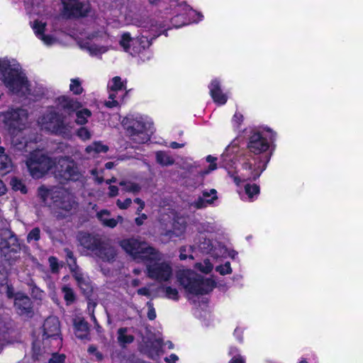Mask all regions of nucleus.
<instances>
[{
	"label": "nucleus",
	"instance_id": "58",
	"mask_svg": "<svg viewBox=\"0 0 363 363\" xmlns=\"http://www.w3.org/2000/svg\"><path fill=\"white\" fill-rule=\"evenodd\" d=\"M234 335L236 337V338L238 340L242 341V329L237 328L235 330Z\"/></svg>",
	"mask_w": 363,
	"mask_h": 363
},
{
	"label": "nucleus",
	"instance_id": "23",
	"mask_svg": "<svg viewBox=\"0 0 363 363\" xmlns=\"http://www.w3.org/2000/svg\"><path fill=\"white\" fill-rule=\"evenodd\" d=\"M14 306L20 315H29L31 312V303L30 298L23 294L15 295Z\"/></svg>",
	"mask_w": 363,
	"mask_h": 363
},
{
	"label": "nucleus",
	"instance_id": "36",
	"mask_svg": "<svg viewBox=\"0 0 363 363\" xmlns=\"http://www.w3.org/2000/svg\"><path fill=\"white\" fill-rule=\"evenodd\" d=\"M11 167V161L4 154V148L0 147V169L4 171L6 173L9 172Z\"/></svg>",
	"mask_w": 363,
	"mask_h": 363
},
{
	"label": "nucleus",
	"instance_id": "28",
	"mask_svg": "<svg viewBox=\"0 0 363 363\" xmlns=\"http://www.w3.org/2000/svg\"><path fill=\"white\" fill-rule=\"evenodd\" d=\"M243 201H252L256 199L259 194V187L255 184H247L243 191L239 192Z\"/></svg>",
	"mask_w": 363,
	"mask_h": 363
},
{
	"label": "nucleus",
	"instance_id": "57",
	"mask_svg": "<svg viewBox=\"0 0 363 363\" xmlns=\"http://www.w3.org/2000/svg\"><path fill=\"white\" fill-rule=\"evenodd\" d=\"M33 294H34L35 297L38 299H42L43 296V291H40L38 288H35L33 289Z\"/></svg>",
	"mask_w": 363,
	"mask_h": 363
},
{
	"label": "nucleus",
	"instance_id": "47",
	"mask_svg": "<svg viewBox=\"0 0 363 363\" xmlns=\"http://www.w3.org/2000/svg\"><path fill=\"white\" fill-rule=\"evenodd\" d=\"M242 121L243 116L239 112H235L232 120L233 125L235 128H239Z\"/></svg>",
	"mask_w": 363,
	"mask_h": 363
},
{
	"label": "nucleus",
	"instance_id": "39",
	"mask_svg": "<svg viewBox=\"0 0 363 363\" xmlns=\"http://www.w3.org/2000/svg\"><path fill=\"white\" fill-rule=\"evenodd\" d=\"M77 135L82 140L86 141L91 139V132L86 127H82L77 130Z\"/></svg>",
	"mask_w": 363,
	"mask_h": 363
},
{
	"label": "nucleus",
	"instance_id": "16",
	"mask_svg": "<svg viewBox=\"0 0 363 363\" xmlns=\"http://www.w3.org/2000/svg\"><path fill=\"white\" fill-rule=\"evenodd\" d=\"M30 26L35 35V36L43 42L46 46H52L55 45L57 42V38L52 32L50 34H46L47 23L43 19H36L30 23Z\"/></svg>",
	"mask_w": 363,
	"mask_h": 363
},
{
	"label": "nucleus",
	"instance_id": "27",
	"mask_svg": "<svg viewBox=\"0 0 363 363\" xmlns=\"http://www.w3.org/2000/svg\"><path fill=\"white\" fill-rule=\"evenodd\" d=\"M186 228V222L185 218L179 217L174 220L172 230L167 231L164 235L168 236L169 238L174 237L182 236Z\"/></svg>",
	"mask_w": 363,
	"mask_h": 363
},
{
	"label": "nucleus",
	"instance_id": "3",
	"mask_svg": "<svg viewBox=\"0 0 363 363\" xmlns=\"http://www.w3.org/2000/svg\"><path fill=\"white\" fill-rule=\"evenodd\" d=\"M26 165L35 179L41 178L48 171H52L56 178L62 181H77L82 176L73 160L69 157L51 159L39 151L31 153Z\"/></svg>",
	"mask_w": 363,
	"mask_h": 363
},
{
	"label": "nucleus",
	"instance_id": "14",
	"mask_svg": "<svg viewBox=\"0 0 363 363\" xmlns=\"http://www.w3.org/2000/svg\"><path fill=\"white\" fill-rule=\"evenodd\" d=\"M2 121L9 130H21L26 127L28 112L25 109H12L5 114L0 115Z\"/></svg>",
	"mask_w": 363,
	"mask_h": 363
},
{
	"label": "nucleus",
	"instance_id": "48",
	"mask_svg": "<svg viewBox=\"0 0 363 363\" xmlns=\"http://www.w3.org/2000/svg\"><path fill=\"white\" fill-rule=\"evenodd\" d=\"M132 203V200L130 199H126L123 201L120 199H118L116 201V205L120 209H127L130 204Z\"/></svg>",
	"mask_w": 363,
	"mask_h": 363
},
{
	"label": "nucleus",
	"instance_id": "31",
	"mask_svg": "<svg viewBox=\"0 0 363 363\" xmlns=\"http://www.w3.org/2000/svg\"><path fill=\"white\" fill-rule=\"evenodd\" d=\"M107 150L108 147L101 142H94L86 148V152L92 156L100 152H106Z\"/></svg>",
	"mask_w": 363,
	"mask_h": 363
},
{
	"label": "nucleus",
	"instance_id": "18",
	"mask_svg": "<svg viewBox=\"0 0 363 363\" xmlns=\"http://www.w3.org/2000/svg\"><path fill=\"white\" fill-rule=\"evenodd\" d=\"M64 8L73 16H84L89 9L86 0H62Z\"/></svg>",
	"mask_w": 363,
	"mask_h": 363
},
{
	"label": "nucleus",
	"instance_id": "44",
	"mask_svg": "<svg viewBox=\"0 0 363 363\" xmlns=\"http://www.w3.org/2000/svg\"><path fill=\"white\" fill-rule=\"evenodd\" d=\"M230 354L234 355L229 363H245V359L240 355H237L238 350L235 347H231L230 350Z\"/></svg>",
	"mask_w": 363,
	"mask_h": 363
},
{
	"label": "nucleus",
	"instance_id": "11",
	"mask_svg": "<svg viewBox=\"0 0 363 363\" xmlns=\"http://www.w3.org/2000/svg\"><path fill=\"white\" fill-rule=\"evenodd\" d=\"M119 43L124 51L135 55L148 48L151 40L149 39V36L144 33L140 37L133 38L129 33H124L121 35Z\"/></svg>",
	"mask_w": 363,
	"mask_h": 363
},
{
	"label": "nucleus",
	"instance_id": "33",
	"mask_svg": "<svg viewBox=\"0 0 363 363\" xmlns=\"http://www.w3.org/2000/svg\"><path fill=\"white\" fill-rule=\"evenodd\" d=\"M69 91L75 95H79L83 93L82 80L79 78H72L70 79L69 86Z\"/></svg>",
	"mask_w": 363,
	"mask_h": 363
},
{
	"label": "nucleus",
	"instance_id": "15",
	"mask_svg": "<svg viewBox=\"0 0 363 363\" xmlns=\"http://www.w3.org/2000/svg\"><path fill=\"white\" fill-rule=\"evenodd\" d=\"M108 99L105 105L108 108L117 107L125 94V84L120 77H114L108 83Z\"/></svg>",
	"mask_w": 363,
	"mask_h": 363
},
{
	"label": "nucleus",
	"instance_id": "64",
	"mask_svg": "<svg viewBox=\"0 0 363 363\" xmlns=\"http://www.w3.org/2000/svg\"><path fill=\"white\" fill-rule=\"evenodd\" d=\"M236 255H237L236 252H235L234 250H228V252H227V257H230L234 259Z\"/></svg>",
	"mask_w": 363,
	"mask_h": 363
},
{
	"label": "nucleus",
	"instance_id": "25",
	"mask_svg": "<svg viewBox=\"0 0 363 363\" xmlns=\"http://www.w3.org/2000/svg\"><path fill=\"white\" fill-rule=\"evenodd\" d=\"M217 199V191L216 189H212L210 191H203L202 196L194 202V206L197 208H204L208 205L212 204Z\"/></svg>",
	"mask_w": 363,
	"mask_h": 363
},
{
	"label": "nucleus",
	"instance_id": "42",
	"mask_svg": "<svg viewBox=\"0 0 363 363\" xmlns=\"http://www.w3.org/2000/svg\"><path fill=\"white\" fill-rule=\"evenodd\" d=\"M62 292L64 294V298L67 303H72L74 300V294L72 289L65 286L62 288Z\"/></svg>",
	"mask_w": 363,
	"mask_h": 363
},
{
	"label": "nucleus",
	"instance_id": "51",
	"mask_svg": "<svg viewBox=\"0 0 363 363\" xmlns=\"http://www.w3.org/2000/svg\"><path fill=\"white\" fill-rule=\"evenodd\" d=\"M126 11L127 9H125V11ZM118 21L121 24H129L133 23L131 15L129 13H127L126 12L124 13V15H121Z\"/></svg>",
	"mask_w": 363,
	"mask_h": 363
},
{
	"label": "nucleus",
	"instance_id": "43",
	"mask_svg": "<svg viewBox=\"0 0 363 363\" xmlns=\"http://www.w3.org/2000/svg\"><path fill=\"white\" fill-rule=\"evenodd\" d=\"M216 270L221 275L230 274L232 272V269L229 262H225L223 265L216 267Z\"/></svg>",
	"mask_w": 363,
	"mask_h": 363
},
{
	"label": "nucleus",
	"instance_id": "38",
	"mask_svg": "<svg viewBox=\"0 0 363 363\" xmlns=\"http://www.w3.org/2000/svg\"><path fill=\"white\" fill-rule=\"evenodd\" d=\"M127 329L126 328H120L118 330V341L121 343H130L133 340V337L132 335H126Z\"/></svg>",
	"mask_w": 363,
	"mask_h": 363
},
{
	"label": "nucleus",
	"instance_id": "34",
	"mask_svg": "<svg viewBox=\"0 0 363 363\" xmlns=\"http://www.w3.org/2000/svg\"><path fill=\"white\" fill-rule=\"evenodd\" d=\"M206 160L207 162L209 163V165H208V168H206L199 172V175L201 177H203L204 176L210 174L211 172L216 170L218 167L217 164H216V160H217L216 157H214L211 155H208L206 157Z\"/></svg>",
	"mask_w": 363,
	"mask_h": 363
},
{
	"label": "nucleus",
	"instance_id": "21",
	"mask_svg": "<svg viewBox=\"0 0 363 363\" xmlns=\"http://www.w3.org/2000/svg\"><path fill=\"white\" fill-rule=\"evenodd\" d=\"M209 91L213 101L218 105H224L228 101V96L220 89V82L217 79H213L209 84Z\"/></svg>",
	"mask_w": 363,
	"mask_h": 363
},
{
	"label": "nucleus",
	"instance_id": "20",
	"mask_svg": "<svg viewBox=\"0 0 363 363\" xmlns=\"http://www.w3.org/2000/svg\"><path fill=\"white\" fill-rule=\"evenodd\" d=\"M55 103L59 108L69 113L74 112L82 107L81 103L77 99L65 95L57 97Z\"/></svg>",
	"mask_w": 363,
	"mask_h": 363
},
{
	"label": "nucleus",
	"instance_id": "13",
	"mask_svg": "<svg viewBox=\"0 0 363 363\" xmlns=\"http://www.w3.org/2000/svg\"><path fill=\"white\" fill-rule=\"evenodd\" d=\"M177 11L179 13L172 20V25L176 28L190 23H198L203 18L202 13L193 10L185 3L179 4Z\"/></svg>",
	"mask_w": 363,
	"mask_h": 363
},
{
	"label": "nucleus",
	"instance_id": "30",
	"mask_svg": "<svg viewBox=\"0 0 363 363\" xmlns=\"http://www.w3.org/2000/svg\"><path fill=\"white\" fill-rule=\"evenodd\" d=\"M75 335L78 338L84 339L88 335V325L83 320L74 321Z\"/></svg>",
	"mask_w": 363,
	"mask_h": 363
},
{
	"label": "nucleus",
	"instance_id": "40",
	"mask_svg": "<svg viewBox=\"0 0 363 363\" xmlns=\"http://www.w3.org/2000/svg\"><path fill=\"white\" fill-rule=\"evenodd\" d=\"M163 346V342L161 339H157L152 342V350L150 351V355L152 358L157 357L160 354V350Z\"/></svg>",
	"mask_w": 363,
	"mask_h": 363
},
{
	"label": "nucleus",
	"instance_id": "54",
	"mask_svg": "<svg viewBox=\"0 0 363 363\" xmlns=\"http://www.w3.org/2000/svg\"><path fill=\"white\" fill-rule=\"evenodd\" d=\"M147 218V217L145 213H140L139 216L135 219V222L138 225H141L143 224Z\"/></svg>",
	"mask_w": 363,
	"mask_h": 363
},
{
	"label": "nucleus",
	"instance_id": "52",
	"mask_svg": "<svg viewBox=\"0 0 363 363\" xmlns=\"http://www.w3.org/2000/svg\"><path fill=\"white\" fill-rule=\"evenodd\" d=\"M66 253H67V262L68 264L69 265L70 269L72 267H74L76 265H75V259L74 258L73 253L68 250H66Z\"/></svg>",
	"mask_w": 363,
	"mask_h": 363
},
{
	"label": "nucleus",
	"instance_id": "8",
	"mask_svg": "<svg viewBox=\"0 0 363 363\" xmlns=\"http://www.w3.org/2000/svg\"><path fill=\"white\" fill-rule=\"evenodd\" d=\"M38 123L41 129L65 138H70L73 128L70 123L65 121L64 118L54 106H49L38 118Z\"/></svg>",
	"mask_w": 363,
	"mask_h": 363
},
{
	"label": "nucleus",
	"instance_id": "5",
	"mask_svg": "<svg viewBox=\"0 0 363 363\" xmlns=\"http://www.w3.org/2000/svg\"><path fill=\"white\" fill-rule=\"evenodd\" d=\"M38 195L45 205H50V201H53V213L57 218L68 217L77 210V203L74 196L63 188L40 186Z\"/></svg>",
	"mask_w": 363,
	"mask_h": 363
},
{
	"label": "nucleus",
	"instance_id": "41",
	"mask_svg": "<svg viewBox=\"0 0 363 363\" xmlns=\"http://www.w3.org/2000/svg\"><path fill=\"white\" fill-rule=\"evenodd\" d=\"M121 186H123V189L125 191L135 193L140 191V187L138 184L130 182H123L120 183Z\"/></svg>",
	"mask_w": 363,
	"mask_h": 363
},
{
	"label": "nucleus",
	"instance_id": "2",
	"mask_svg": "<svg viewBox=\"0 0 363 363\" xmlns=\"http://www.w3.org/2000/svg\"><path fill=\"white\" fill-rule=\"evenodd\" d=\"M121 247L133 259L147 262V274L159 282H167L173 276L171 263L146 242L135 238L121 241Z\"/></svg>",
	"mask_w": 363,
	"mask_h": 363
},
{
	"label": "nucleus",
	"instance_id": "63",
	"mask_svg": "<svg viewBox=\"0 0 363 363\" xmlns=\"http://www.w3.org/2000/svg\"><path fill=\"white\" fill-rule=\"evenodd\" d=\"M6 289H7L6 293H7L8 297L9 298L13 297V288H11V286L7 285Z\"/></svg>",
	"mask_w": 363,
	"mask_h": 363
},
{
	"label": "nucleus",
	"instance_id": "10",
	"mask_svg": "<svg viewBox=\"0 0 363 363\" xmlns=\"http://www.w3.org/2000/svg\"><path fill=\"white\" fill-rule=\"evenodd\" d=\"M80 245L93 252L104 261H111L116 256L115 249L108 245H100L98 240L89 234L83 233L79 235Z\"/></svg>",
	"mask_w": 363,
	"mask_h": 363
},
{
	"label": "nucleus",
	"instance_id": "4",
	"mask_svg": "<svg viewBox=\"0 0 363 363\" xmlns=\"http://www.w3.org/2000/svg\"><path fill=\"white\" fill-rule=\"evenodd\" d=\"M0 79L18 96L36 99L44 94V87L29 82L20 64L14 60L0 61Z\"/></svg>",
	"mask_w": 363,
	"mask_h": 363
},
{
	"label": "nucleus",
	"instance_id": "49",
	"mask_svg": "<svg viewBox=\"0 0 363 363\" xmlns=\"http://www.w3.org/2000/svg\"><path fill=\"white\" fill-rule=\"evenodd\" d=\"M65 355L55 353L52 354V357L50 359L49 363H63L65 362Z\"/></svg>",
	"mask_w": 363,
	"mask_h": 363
},
{
	"label": "nucleus",
	"instance_id": "45",
	"mask_svg": "<svg viewBox=\"0 0 363 363\" xmlns=\"http://www.w3.org/2000/svg\"><path fill=\"white\" fill-rule=\"evenodd\" d=\"M40 230L38 228H33L27 236V241L28 242H32L33 240L37 241L40 239Z\"/></svg>",
	"mask_w": 363,
	"mask_h": 363
},
{
	"label": "nucleus",
	"instance_id": "53",
	"mask_svg": "<svg viewBox=\"0 0 363 363\" xmlns=\"http://www.w3.org/2000/svg\"><path fill=\"white\" fill-rule=\"evenodd\" d=\"M147 305L148 307L147 317L150 320H154L156 318L155 310L150 302H147Z\"/></svg>",
	"mask_w": 363,
	"mask_h": 363
},
{
	"label": "nucleus",
	"instance_id": "7",
	"mask_svg": "<svg viewBox=\"0 0 363 363\" xmlns=\"http://www.w3.org/2000/svg\"><path fill=\"white\" fill-rule=\"evenodd\" d=\"M127 135L135 143L144 144L152 133V123L146 116L138 113L128 114L121 121Z\"/></svg>",
	"mask_w": 363,
	"mask_h": 363
},
{
	"label": "nucleus",
	"instance_id": "50",
	"mask_svg": "<svg viewBox=\"0 0 363 363\" xmlns=\"http://www.w3.org/2000/svg\"><path fill=\"white\" fill-rule=\"evenodd\" d=\"M48 261L52 272H57L60 268L57 259L54 257H50Z\"/></svg>",
	"mask_w": 363,
	"mask_h": 363
},
{
	"label": "nucleus",
	"instance_id": "46",
	"mask_svg": "<svg viewBox=\"0 0 363 363\" xmlns=\"http://www.w3.org/2000/svg\"><path fill=\"white\" fill-rule=\"evenodd\" d=\"M191 251V247H187L186 246H183L180 248L179 250V258L181 260H184V259H186L188 257H189L190 259H193L194 257L192 255H189L188 256L187 255V252H189Z\"/></svg>",
	"mask_w": 363,
	"mask_h": 363
},
{
	"label": "nucleus",
	"instance_id": "62",
	"mask_svg": "<svg viewBox=\"0 0 363 363\" xmlns=\"http://www.w3.org/2000/svg\"><path fill=\"white\" fill-rule=\"evenodd\" d=\"M183 146H184L183 144H179V143H176V142H172L169 145V147L173 148V149L180 148V147H182Z\"/></svg>",
	"mask_w": 363,
	"mask_h": 363
},
{
	"label": "nucleus",
	"instance_id": "29",
	"mask_svg": "<svg viewBox=\"0 0 363 363\" xmlns=\"http://www.w3.org/2000/svg\"><path fill=\"white\" fill-rule=\"evenodd\" d=\"M76 113L75 123L77 125H83L88 123L89 118L91 116L89 109L82 107L74 111Z\"/></svg>",
	"mask_w": 363,
	"mask_h": 363
},
{
	"label": "nucleus",
	"instance_id": "32",
	"mask_svg": "<svg viewBox=\"0 0 363 363\" xmlns=\"http://www.w3.org/2000/svg\"><path fill=\"white\" fill-rule=\"evenodd\" d=\"M162 291L164 294V296L167 298L173 300V301H178L179 298V291L178 290L172 287L171 286L167 285H163L161 287Z\"/></svg>",
	"mask_w": 363,
	"mask_h": 363
},
{
	"label": "nucleus",
	"instance_id": "26",
	"mask_svg": "<svg viewBox=\"0 0 363 363\" xmlns=\"http://www.w3.org/2000/svg\"><path fill=\"white\" fill-rule=\"evenodd\" d=\"M96 216L101 223L106 227L113 228L118 223L123 221L121 216H118L116 218H110V212L107 210H102L97 213Z\"/></svg>",
	"mask_w": 363,
	"mask_h": 363
},
{
	"label": "nucleus",
	"instance_id": "1",
	"mask_svg": "<svg viewBox=\"0 0 363 363\" xmlns=\"http://www.w3.org/2000/svg\"><path fill=\"white\" fill-rule=\"evenodd\" d=\"M239 152V144L233 140L220 156V166L225 169L230 177L233 179L236 185L248 180H256L265 170L268 158L266 156L259 157L250 154H245L240 157L241 169L234 171L235 159Z\"/></svg>",
	"mask_w": 363,
	"mask_h": 363
},
{
	"label": "nucleus",
	"instance_id": "60",
	"mask_svg": "<svg viewBox=\"0 0 363 363\" xmlns=\"http://www.w3.org/2000/svg\"><path fill=\"white\" fill-rule=\"evenodd\" d=\"M91 174H92L94 176H96V181H97L99 183H101V182L103 181L102 176H99V175H98V171H97L96 169H92V170H91Z\"/></svg>",
	"mask_w": 363,
	"mask_h": 363
},
{
	"label": "nucleus",
	"instance_id": "61",
	"mask_svg": "<svg viewBox=\"0 0 363 363\" xmlns=\"http://www.w3.org/2000/svg\"><path fill=\"white\" fill-rule=\"evenodd\" d=\"M6 191V188L3 182L0 179V196L4 194Z\"/></svg>",
	"mask_w": 363,
	"mask_h": 363
},
{
	"label": "nucleus",
	"instance_id": "35",
	"mask_svg": "<svg viewBox=\"0 0 363 363\" xmlns=\"http://www.w3.org/2000/svg\"><path fill=\"white\" fill-rule=\"evenodd\" d=\"M156 160L157 162L162 166L171 165L174 162V160L172 157L162 151L156 152Z\"/></svg>",
	"mask_w": 363,
	"mask_h": 363
},
{
	"label": "nucleus",
	"instance_id": "12",
	"mask_svg": "<svg viewBox=\"0 0 363 363\" xmlns=\"http://www.w3.org/2000/svg\"><path fill=\"white\" fill-rule=\"evenodd\" d=\"M269 143L267 139L264 132H255L250 137L247 144L248 154L261 157L266 156L268 161L270 160V155L268 152Z\"/></svg>",
	"mask_w": 363,
	"mask_h": 363
},
{
	"label": "nucleus",
	"instance_id": "17",
	"mask_svg": "<svg viewBox=\"0 0 363 363\" xmlns=\"http://www.w3.org/2000/svg\"><path fill=\"white\" fill-rule=\"evenodd\" d=\"M44 334L46 338H52L57 345L61 343L62 339L60 337V322L56 317L47 318L43 325Z\"/></svg>",
	"mask_w": 363,
	"mask_h": 363
},
{
	"label": "nucleus",
	"instance_id": "19",
	"mask_svg": "<svg viewBox=\"0 0 363 363\" xmlns=\"http://www.w3.org/2000/svg\"><path fill=\"white\" fill-rule=\"evenodd\" d=\"M199 247L204 252L211 254L216 259L227 257V252H228V249L225 246L220 243L213 245L210 240L201 243Z\"/></svg>",
	"mask_w": 363,
	"mask_h": 363
},
{
	"label": "nucleus",
	"instance_id": "9",
	"mask_svg": "<svg viewBox=\"0 0 363 363\" xmlns=\"http://www.w3.org/2000/svg\"><path fill=\"white\" fill-rule=\"evenodd\" d=\"M107 33L104 26L99 27L94 24L89 27L79 38V45L81 48L86 50L89 54L94 57H100L108 50V48L99 43L101 39L106 38Z\"/></svg>",
	"mask_w": 363,
	"mask_h": 363
},
{
	"label": "nucleus",
	"instance_id": "6",
	"mask_svg": "<svg viewBox=\"0 0 363 363\" xmlns=\"http://www.w3.org/2000/svg\"><path fill=\"white\" fill-rule=\"evenodd\" d=\"M177 278L189 299L209 293L216 286L213 279L204 278L191 269L179 270Z\"/></svg>",
	"mask_w": 363,
	"mask_h": 363
},
{
	"label": "nucleus",
	"instance_id": "22",
	"mask_svg": "<svg viewBox=\"0 0 363 363\" xmlns=\"http://www.w3.org/2000/svg\"><path fill=\"white\" fill-rule=\"evenodd\" d=\"M7 240L2 239L0 242V247L2 253L6 257L10 252L16 253L20 249L18 240L11 232H7Z\"/></svg>",
	"mask_w": 363,
	"mask_h": 363
},
{
	"label": "nucleus",
	"instance_id": "56",
	"mask_svg": "<svg viewBox=\"0 0 363 363\" xmlns=\"http://www.w3.org/2000/svg\"><path fill=\"white\" fill-rule=\"evenodd\" d=\"M118 193V189L116 186H109V196L113 197L116 196Z\"/></svg>",
	"mask_w": 363,
	"mask_h": 363
},
{
	"label": "nucleus",
	"instance_id": "55",
	"mask_svg": "<svg viewBox=\"0 0 363 363\" xmlns=\"http://www.w3.org/2000/svg\"><path fill=\"white\" fill-rule=\"evenodd\" d=\"M178 359V357L174 354H172L169 357L164 358L165 362L167 363H176Z\"/></svg>",
	"mask_w": 363,
	"mask_h": 363
},
{
	"label": "nucleus",
	"instance_id": "37",
	"mask_svg": "<svg viewBox=\"0 0 363 363\" xmlns=\"http://www.w3.org/2000/svg\"><path fill=\"white\" fill-rule=\"evenodd\" d=\"M195 267L200 272L205 273V274H208L212 271V269L213 268V265L210 262L209 259H204L201 262L196 263L195 265Z\"/></svg>",
	"mask_w": 363,
	"mask_h": 363
},
{
	"label": "nucleus",
	"instance_id": "24",
	"mask_svg": "<svg viewBox=\"0 0 363 363\" xmlns=\"http://www.w3.org/2000/svg\"><path fill=\"white\" fill-rule=\"evenodd\" d=\"M71 271L72 272L73 277L77 282L79 288L84 292L87 293L91 291V286L90 284V281L88 277H86L81 269L75 266L74 267L71 268Z\"/></svg>",
	"mask_w": 363,
	"mask_h": 363
},
{
	"label": "nucleus",
	"instance_id": "59",
	"mask_svg": "<svg viewBox=\"0 0 363 363\" xmlns=\"http://www.w3.org/2000/svg\"><path fill=\"white\" fill-rule=\"evenodd\" d=\"M138 294L142 296H150V291L147 288H141L138 290Z\"/></svg>",
	"mask_w": 363,
	"mask_h": 363
}]
</instances>
